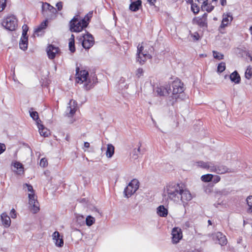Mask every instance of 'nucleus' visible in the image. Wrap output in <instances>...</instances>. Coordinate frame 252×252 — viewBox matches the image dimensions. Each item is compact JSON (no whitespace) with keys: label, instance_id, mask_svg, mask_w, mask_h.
Wrapping results in <instances>:
<instances>
[{"label":"nucleus","instance_id":"10","mask_svg":"<svg viewBox=\"0 0 252 252\" xmlns=\"http://www.w3.org/2000/svg\"><path fill=\"white\" fill-rule=\"evenodd\" d=\"M29 204L31 211L35 214L39 210V203L34 193H29Z\"/></svg>","mask_w":252,"mask_h":252},{"label":"nucleus","instance_id":"38","mask_svg":"<svg viewBox=\"0 0 252 252\" xmlns=\"http://www.w3.org/2000/svg\"><path fill=\"white\" fill-rule=\"evenodd\" d=\"M76 222L80 225H82L85 223V218L82 215H78L76 216Z\"/></svg>","mask_w":252,"mask_h":252},{"label":"nucleus","instance_id":"62","mask_svg":"<svg viewBox=\"0 0 252 252\" xmlns=\"http://www.w3.org/2000/svg\"><path fill=\"white\" fill-rule=\"evenodd\" d=\"M208 222L209 223V225H212V222L210 220H208Z\"/></svg>","mask_w":252,"mask_h":252},{"label":"nucleus","instance_id":"27","mask_svg":"<svg viewBox=\"0 0 252 252\" xmlns=\"http://www.w3.org/2000/svg\"><path fill=\"white\" fill-rule=\"evenodd\" d=\"M28 45V37H21L20 42V48L24 51L27 49Z\"/></svg>","mask_w":252,"mask_h":252},{"label":"nucleus","instance_id":"11","mask_svg":"<svg viewBox=\"0 0 252 252\" xmlns=\"http://www.w3.org/2000/svg\"><path fill=\"white\" fill-rule=\"evenodd\" d=\"M211 172H215L217 174H222L225 173H231L233 172L234 171L231 169L228 168L226 166L223 165H215L213 163L212 169Z\"/></svg>","mask_w":252,"mask_h":252},{"label":"nucleus","instance_id":"7","mask_svg":"<svg viewBox=\"0 0 252 252\" xmlns=\"http://www.w3.org/2000/svg\"><path fill=\"white\" fill-rule=\"evenodd\" d=\"M139 181L137 179H133L128 186L125 189L124 194L127 198L131 196L139 188Z\"/></svg>","mask_w":252,"mask_h":252},{"label":"nucleus","instance_id":"4","mask_svg":"<svg viewBox=\"0 0 252 252\" xmlns=\"http://www.w3.org/2000/svg\"><path fill=\"white\" fill-rule=\"evenodd\" d=\"M88 25V22H85L84 20L80 19L79 16L77 15L69 22V29L71 32H80L83 29L87 27Z\"/></svg>","mask_w":252,"mask_h":252},{"label":"nucleus","instance_id":"12","mask_svg":"<svg viewBox=\"0 0 252 252\" xmlns=\"http://www.w3.org/2000/svg\"><path fill=\"white\" fill-rule=\"evenodd\" d=\"M77 107V102L73 99L70 100L66 110V115L69 117H72L76 111Z\"/></svg>","mask_w":252,"mask_h":252},{"label":"nucleus","instance_id":"32","mask_svg":"<svg viewBox=\"0 0 252 252\" xmlns=\"http://www.w3.org/2000/svg\"><path fill=\"white\" fill-rule=\"evenodd\" d=\"M47 26V21L45 20L42 22L40 25L38 26V27L35 29L34 32L35 33H38L41 32L42 30L45 29Z\"/></svg>","mask_w":252,"mask_h":252},{"label":"nucleus","instance_id":"40","mask_svg":"<svg viewBox=\"0 0 252 252\" xmlns=\"http://www.w3.org/2000/svg\"><path fill=\"white\" fill-rule=\"evenodd\" d=\"M213 54L214 58L215 59H218L219 60H222L223 59L224 56L223 54L219 53L217 51H213Z\"/></svg>","mask_w":252,"mask_h":252},{"label":"nucleus","instance_id":"56","mask_svg":"<svg viewBox=\"0 0 252 252\" xmlns=\"http://www.w3.org/2000/svg\"><path fill=\"white\" fill-rule=\"evenodd\" d=\"M220 3L222 6H224L226 4V0H220Z\"/></svg>","mask_w":252,"mask_h":252},{"label":"nucleus","instance_id":"3","mask_svg":"<svg viewBox=\"0 0 252 252\" xmlns=\"http://www.w3.org/2000/svg\"><path fill=\"white\" fill-rule=\"evenodd\" d=\"M185 88L184 83L180 79L177 78L174 80V100L180 102L184 100L187 96L184 92Z\"/></svg>","mask_w":252,"mask_h":252},{"label":"nucleus","instance_id":"21","mask_svg":"<svg viewBox=\"0 0 252 252\" xmlns=\"http://www.w3.org/2000/svg\"><path fill=\"white\" fill-rule=\"evenodd\" d=\"M182 238V229L179 227H174V244L178 243Z\"/></svg>","mask_w":252,"mask_h":252},{"label":"nucleus","instance_id":"13","mask_svg":"<svg viewBox=\"0 0 252 252\" xmlns=\"http://www.w3.org/2000/svg\"><path fill=\"white\" fill-rule=\"evenodd\" d=\"M156 92L158 95L160 96H166L169 94L170 93H171L172 94H173V93L172 92L171 87L170 85H166L165 86H160L157 87Z\"/></svg>","mask_w":252,"mask_h":252},{"label":"nucleus","instance_id":"33","mask_svg":"<svg viewBox=\"0 0 252 252\" xmlns=\"http://www.w3.org/2000/svg\"><path fill=\"white\" fill-rule=\"evenodd\" d=\"M95 219L91 216H88L86 219V224L88 226H92L95 222Z\"/></svg>","mask_w":252,"mask_h":252},{"label":"nucleus","instance_id":"46","mask_svg":"<svg viewBox=\"0 0 252 252\" xmlns=\"http://www.w3.org/2000/svg\"><path fill=\"white\" fill-rule=\"evenodd\" d=\"M48 165L47 160L45 158H42L40 160V166L42 167H45Z\"/></svg>","mask_w":252,"mask_h":252},{"label":"nucleus","instance_id":"14","mask_svg":"<svg viewBox=\"0 0 252 252\" xmlns=\"http://www.w3.org/2000/svg\"><path fill=\"white\" fill-rule=\"evenodd\" d=\"M207 14L204 13L202 17H197L193 19V22L201 28L207 27Z\"/></svg>","mask_w":252,"mask_h":252},{"label":"nucleus","instance_id":"61","mask_svg":"<svg viewBox=\"0 0 252 252\" xmlns=\"http://www.w3.org/2000/svg\"><path fill=\"white\" fill-rule=\"evenodd\" d=\"M187 2L189 3H192L193 2V0H186Z\"/></svg>","mask_w":252,"mask_h":252},{"label":"nucleus","instance_id":"42","mask_svg":"<svg viewBox=\"0 0 252 252\" xmlns=\"http://www.w3.org/2000/svg\"><path fill=\"white\" fill-rule=\"evenodd\" d=\"M69 48L71 52L74 53L75 51V47L74 44V41L69 40Z\"/></svg>","mask_w":252,"mask_h":252},{"label":"nucleus","instance_id":"54","mask_svg":"<svg viewBox=\"0 0 252 252\" xmlns=\"http://www.w3.org/2000/svg\"><path fill=\"white\" fill-rule=\"evenodd\" d=\"M149 2L151 5H154L155 4V3L156 1V0H148Z\"/></svg>","mask_w":252,"mask_h":252},{"label":"nucleus","instance_id":"1","mask_svg":"<svg viewBox=\"0 0 252 252\" xmlns=\"http://www.w3.org/2000/svg\"><path fill=\"white\" fill-rule=\"evenodd\" d=\"M88 75L89 73L88 71L80 70L78 66L76 67V81L77 83L80 84H82L84 82H86L84 85V88L86 90H90L94 86V83L95 80H96V78L94 76L93 78V82H92L90 79H88Z\"/></svg>","mask_w":252,"mask_h":252},{"label":"nucleus","instance_id":"53","mask_svg":"<svg viewBox=\"0 0 252 252\" xmlns=\"http://www.w3.org/2000/svg\"><path fill=\"white\" fill-rule=\"evenodd\" d=\"M10 216L12 218H15L16 217V213L14 209H12L10 212Z\"/></svg>","mask_w":252,"mask_h":252},{"label":"nucleus","instance_id":"43","mask_svg":"<svg viewBox=\"0 0 252 252\" xmlns=\"http://www.w3.org/2000/svg\"><path fill=\"white\" fill-rule=\"evenodd\" d=\"M24 188H27V190L30 192V193H34L32 186L30 184H25L23 185Z\"/></svg>","mask_w":252,"mask_h":252},{"label":"nucleus","instance_id":"50","mask_svg":"<svg viewBox=\"0 0 252 252\" xmlns=\"http://www.w3.org/2000/svg\"><path fill=\"white\" fill-rule=\"evenodd\" d=\"M56 6L57 7L58 10L60 11L63 8V2L62 1H59L57 3Z\"/></svg>","mask_w":252,"mask_h":252},{"label":"nucleus","instance_id":"9","mask_svg":"<svg viewBox=\"0 0 252 252\" xmlns=\"http://www.w3.org/2000/svg\"><path fill=\"white\" fill-rule=\"evenodd\" d=\"M46 51L48 58L50 60L54 59L61 53L59 48L53 44H49L46 48Z\"/></svg>","mask_w":252,"mask_h":252},{"label":"nucleus","instance_id":"58","mask_svg":"<svg viewBox=\"0 0 252 252\" xmlns=\"http://www.w3.org/2000/svg\"><path fill=\"white\" fill-rule=\"evenodd\" d=\"M84 147L86 148H89L90 147V143L87 142H84Z\"/></svg>","mask_w":252,"mask_h":252},{"label":"nucleus","instance_id":"36","mask_svg":"<svg viewBox=\"0 0 252 252\" xmlns=\"http://www.w3.org/2000/svg\"><path fill=\"white\" fill-rule=\"evenodd\" d=\"M252 76V67L250 65L248 66L245 72V77L248 79L251 78Z\"/></svg>","mask_w":252,"mask_h":252},{"label":"nucleus","instance_id":"41","mask_svg":"<svg viewBox=\"0 0 252 252\" xmlns=\"http://www.w3.org/2000/svg\"><path fill=\"white\" fill-rule=\"evenodd\" d=\"M191 4V10L194 13L197 14L199 11V7L196 4L192 2L190 3Z\"/></svg>","mask_w":252,"mask_h":252},{"label":"nucleus","instance_id":"37","mask_svg":"<svg viewBox=\"0 0 252 252\" xmlns=\"http://www.w3.org/2000/svg\"><path fill=\"white\" fill-rule=\"evenodd\" d=\"M247 204L248 205V211L252 213V196H249L247 199Z\"/></svg>","mask_w":252,"mask_h":252},{"label":"nucleus","instance_id":"5","mask_svg":"<svg viewBox=\"0 0 252 252\" xmlns=\"http://www.w3.org/2000/svg\"><path fill=\"white\" fill-rule=\"evenodd\" d=\"M1 24L6 30L13 31L18 26V20L14 15H9L3 20Z\"/></svg>","mask_w":252,"mask_h":252},{"label":"nucleus","instance_id":"19","mask_svg":"<svg viewBox=\"0 0 252 252\" xmlns=\"http://www.w3.org/2000/svg\"><path fill=\"white\" fill-rule=\"evenodd\" d=\"M196 165L203 169L209 170L211 172L212 169L213 162H204L203 161H199L196 162Z\"/></svg>","mask_w":252,"mask_h":252},{"label":"nucleus","instance_id":"22","mask_svg":"<svg viewBox=\"0 0 252 252\" xmlns=\"http://www.w3.org/2000/svg\"><path fill=\"white\" fill-rule=\"evenodd\" d=\"M0 217L2 224L5 227H8L11 224V220L10 217L6 213H2Z\"/></svg>","mask_w":252,"mask_h":252},{"label":"nucleus","instance_id":"44","mask_svg":"<svg viewBox=\"0 0 252 252\" xmlns=\"http://www.w3.org/2000/svg\"><path fill=\"white\" fill-rule=\"evenodd\" d=\"M93 15V12L90 11L88 14H87L83 19H82V20H84L85 22H88L92 18Z\"/></svg>","mask_w":252,"mask_h":252},{"label":"nucleus","instance_id":"51","mask_svg":"<svg viewBox=\"0 0 252 252\" xmlns=\"http://www.w3.org/2000/svg\"><path fill=\"white\" fill-rule=\"evenodd\" d=\"M194 40H198L199 39L200 36L197 32H195L193 35H192Z\"/></svg>","mask_w":252,"mask_h":252},{"label":"nucleus","instance_id":"15","mask_svg":"<svg viewBox=\"0 0 252 252\" xmlns=\"http://www.w3.org/2000/svg\"><path fill=\"white\" fill-rule=\"evenodd\" d=\"M213 239L218 241L219 244L224 246L227 244V239L224 235L220 232L213 234Z\"/></svg>","mask_w":252,"mask_h":252},{"label":"nucleus","instance_id":"31","mask_svg":"<svg viewBox=\"0 0 252 252\" xmlns=\"http://www.w3.org/2000/svg\"><path fill=\"white\" fill-rule=\"evenodd\" d=\"M214 6L208 3V1L203 3L201 5V8L203 10H206L208 12H211L214 9Z\"/></svg>","mask_w":252,"mask_h":252},{"label":"nucleus","instance_id":"52","mask_svg":"<svg viewBox=\"0 0 252 252\" xmlns=\"http://www.w3.org/2000/svg\"><path fill=\"white\" fill-rule=\"evenodd\" d=\"M220 180V177L219 176L216 175L213 179V182L214 183H218Z\"/></svg>","mask_w":252,"mask_h":252},{"label":"nucleus","instance_id":"35","mask_svg":"<svg viewBox=\"0 0 252 252\" xmlns=\"http://www.w3.org/2000/svg\"><path fill=\"white\" fill-rule=\"evenodd\" d=\"M30 116L33 119V120L36 121V123L37 124V122L39 123L41 122V120L39 119L38 114L36 111H30Z\"/></svg>","mask_w":252,"mask_h":252},{"label":"nucleus","instance_id":"26","mask_svg":"<svg viewBox=\"0 0 252 252\" xmlns=\"http://www.w3.org/2000/svg\"><path fill=\"white\" fill-rule=\"evenodd\" d=\"M141 3L142 2L140 0H137L132 2L129 5V9L132 11H137L139 10L140 6L141 5Z\"/></svg>","mask_w":252,"mask_h":252},{"label":"nucleus","instance_id":"34","mask_svg":"<svg viewBox=\"0 0 252 252\" xmlns=\"http://www.w3.org/2000/svg\"><path fill=\"white\" fill-rule=\"evenodd\" d=\"M214 176L211 174L203 175L201 177V179L203 182H209L212 180Z\"/></svg>","mask_w":252,"mask_h":252},{"label":"nucleus","instance_id":"18","mask_svg":"<svg viewBox=\"0 0 252 252\" xmlns=\"http://www.w3.org/2000/svg\"><path fill=\"white\" fill-rule=\"evenodd\" d=\"M233 20L232 15L229 13L223 15V18L220 25L221 28H224L227 26Z\"/></svg>","mask_w":252,"mask_h":252},{"label":"nucleus","instance_id":"59","mask_svg":"<svg viewBox=\"0 0 252 252\" xmlns=\"http://www.w3.org/2000/svg\"><path fill=\"white\" fill-rule=\"evenodd\" d=\"M69 40L74 41V35L73 34H71V37L70 38Z\"/></svg>","mask_w":252,"mask_h":252},{"label":"nucleus","instance_id":"28","mask_svg":"<svg viewBox=\"0 0 252 252\" xmlns=\"http://www.w3.org/2000/svg\"><path fill=\"white\" fill-rule=\"evenodd\" d=\"M230 79L232 82L238 84L240 83L241 78L238 73L235 71L230 75Z\"/></svg>","mask_w":252,"mask_h":252},{"label":"nucleus","instance_id":"47","mask_svg":"<svg viewBox=\"0 0 252 252\" xmlns=\"http://www.w3.org/2000/svg\"><path fill=\"white\" fill-rule=\"evenodd\" d=\"M6 0H0V12L2 11L6 6Z\"/></svg>","mask_w":252,"mask_h":252},{"label":"nucleus","instance_id":"48","mask_svg":"<svg viewBox=\"0 0 252 252\" xmlns=\"http://www.w3.org/2000/svg\"><path fill=\"white\" fill-rule=\"evenodd\" d=\"M143 69L142 68H139L136 71V75L139 78L143 75Z\"/></svg>","mask_w":252,"mask_h":252},{"label":"nucleus","instance_id":"16","mask_svg":"<svg viewBox=\"0 0 252 252\" xmlns=\"http://www.w3.org/2000/svg\"><path fill=\"white\" fill-rule=\"evenodd\" d=\"M173 187L171 185L166 186V188L164 189V194H163V200L166 201H168V199L172 200L173 198V191L172 189Z\"/></svg>","mask_w":252,"mask_h":252},{"label":"nucleus","instance_id":"39","mask_svg":"<svg viewBox=\"0 0 252 252\" xmlns=\"http://www.w3.org/2000/svg\"><path fill=\"white\" fill-rule=\"evenodd\" d=\"M225 63L221 62L218 64L217 71L218 72L221 73L225 69Z\"/></svg>","mask_w":252,"mask_h":252},{"label":"nucleus","instance_id":"8","mask_svg":"<svg viewBox=\"0 0 252 252\" xmlns=\"http://www.w3.org/2000/svg\"><path fill=\"white\" fill-rule=\"evenodd\" d=\"M79 40L82 42V46L86 49H89L94 43L93 35L89 32L87 34H82Z\"/></svg>","mask_w":252,"mask_h":252},{"label":"nucleus","instance_id":"23","mask_svg":"<svg viewBox=\"0 0 252 252\" xmlns=\"http://www.w3.org/2000/svg\"><path fill=\"white\" fill-rule=\"evenodd\" d=\"M42 9L44 14L47 11H49L52 13H56L57 12L56 9L47 2L43 3Z\"/></svg>","mask_w":252,"mask_h":252},{"label":"nucleus","instance_id":"20","mask_svg":"<svg viewBox=\"0 0 252 252\" xmlns=\"http://www.w3.org/2000/svg\"><path fill=\"white\" fill-rule=\"evenodd\" d=\"M14 167L16 169L14 171L18 175H22L24 173V169L23 164L18 161H15L12 163Z\"/></svg>","mask_w":252,"mask_h":252},{"label":"nucleus","instance_id":"29","mask_svg":"<svg viewBox=\"0 0 252 252\" xmlns=\"http://www.w3.org/2000/svg\"><path fill=\"white\" fill-rule=\"evenodd\" d=\"M114 149V147L112 144H109L107 145L106 155L108 158H111L113 156Z\"/></svg>","mask_w":252,"mask_h":252},{"label":"nucleus","instance_id":"45","mask_svg":"<svg viewBox=\"0 0 252 252\" xmlns=\"http://www.w3.org/2000/svg\"><path fill=\"white\" fill-rule=\"evenodd\" d=\"M23 32H22V37H28L27 36V32L29 30V28L27 25H24L22 27Z\"/></svg>","mask_w":252,"mask_h":252},{"label":"nucleus","instance_id":"57","mask_svg":"<svg viewBox=\"0 0 252 252\" xmlns=\"http://www.w3.org/2000/svg\"><path fill=\"white\" fill-rule=\"evenodd\" d=\"M171 235H172V236H171V241H172V242L173 243V228H172V229L171 230Z\"/></svg>","mask_w":252,"mask_h":252},{"label":"nucleus","instance_id":"49","mask_svg":"<svg viewBox=\"0 0 252 252\" xmlns=\"http://www.w3.org/2000/svg\"><path fill=\"white\" fill-rule=\"evenodd\" d=\"M5 149V145L4 144L0 143V155L4 152Z\"/></svg>","mask_w":252,"mask_h":252},{"label":"nucleus","instance_id":"30","mask_svg":"<svg viewBox=\"0 0 252 252\" xmlns=\"http://www.w3.org/2000/svg\"><path fill=\"white\" fill-rule=\"evenodd\" d=\"M141 154H142V152L140 149V146H139L138 148L133 149L132 158L134 159H137L139 158V155Z\"/></svg>","mask_w":252,"mask_h":252},{"label":"nucleus","instance_id":"24","mask_svg":"<svg viewBox=\"0 0 252 252\" xmlns=\"http://www.w3.org/2000/svg\"><path fill=\"white\" fill-rule=\"evenodd\" d=\"M37 126L40 134L44 137H47L50 134V131L37 122Z\"/></svg>","mask_w":252,"mask_h":252},{"label":"nucleus","instance_id":"60","mask_svg":"<svg viewBox=\"0 0 252 252\" xmlns=\"http://www.w3.org/2000/svg\"><path fill=\"white\" fill-rule=\"evenodd\" d=\"M248 56L250 58V60L251 61H252V57L251 55H250L249 53L247 54Z\"/></svg>","mask_w":252,"mask_h":252},{"label":"nucleus","instance_id":"55","mask_svg":"<svg viewBox=\"0 0 252 252\" xmlns=\"http://www.w3.org/2000/svg\"><path fill=\"white\" fill-rule=\"evenodd\" d=\"M197 1L201 3H205V2H207L208 1V0H197Z\"/></svg>","mask_w":252,"mask_h":252},{"label":"nucleus","instance_id":"25","mask_svg":"<svg viewBox=\"0 0 252 252\" xmlns=\"http://www.w3.org/2000/svg\"><path fill=\"white\" fill-rule=\"evenodd\" d=\"M157 213L160 217H165L167 215L168 210L164 206L160 205L157 208Z\"/></svg>","mask_w":252,"mask_h":252},{"label":"nucleus","instance_id":"63","mask_svg":"<svg viewBox=\"0 0 252 252\" xmlns=\"http://www.w3.org/2000/svg\"><path fill=\"white\" fill-rule=\"evenodd\" d=\"M152 120L153 123L156 125V121L153 118H152Z\"/></svg>","mask_w":252,"mask_h":252},{"label":"nucleus","instance_id":"6","mask_svg":"<svg viewBox=\"0 0 252 252\" xmlns=\"http://www.w3.org/2000/svg\"><path fill=\"white\" fill-rule=\"evenodd\" d=\"M151 58L152 56L149 54V52L146 50H144V47L139 44L137 47V62H139L140 64H143L147 59H151Z\"/></svg>","mask_w":252,"mask_h":252},{"label":"nucleus","instance_id":"17","mask_svg":"<svg viewBox=\"0 0 252 252\" xmlns=\"http://www.w3.org/2000/svg\"><path fill=\"white\" fill-rule=\"evenodd\" d=\"M53 239L56 246L62 247L63 245V240L62 237L61 238L60 234L58 231H55L52 235Z\"/></svg>","mask_w":252,"mask_h":252},{"label":"nucleus","instance_id":"64","mask_svg":"<svg viewBox=\"0 0 252 252\" xmlns=\"http://www.w3.org/2000/svg\"><path fill=\"white\" fill-rule=\"evenodd\" d=\"M170 104H171V105H173V102H171Z\"/></svg>","mask_w":252,"mask_h":252},{"label":"nucleus","instance_id":"2","mask_svg":"<svg viewBox=\"0 0 252 252\" xmlns=\"http://www.w3.org/2000/svg\"><path fill=\"white\" fill-rule=\"evenodd\" d=\"M177 196L178 198L180 197L181 200L183 203V207H185L184 203L186 201H189L192 198V196L189 191L186 188V186L184 183H178L174 190V197Z\"/></svg>","mask_w":252,"mask_h":252}]
</instances>
